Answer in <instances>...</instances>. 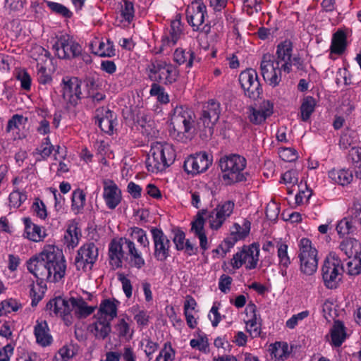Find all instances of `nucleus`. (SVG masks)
Returning <instances> with one entry per match:
<instances>
[{"mask_svg":"<svg viewBox=\"0 0 361 361\" xmlns=\"http://www.w3.org/2000/svg\"><path fill=\"white\" fill-rule=\"evenodd\" d=\"M27 267L38 280L57 283L66 275V261L61 250L49 245L39 255L30 258Z\"/></svg>","mask_w":361,"mask_h":361,"instance_id":"nucleus-1","label":"nucleus"},{"mask_svg":"<svg viewBox=\"0 0 361 361\" xmlns=\"http://www.w3.org/2000/svg\"><path fill=\"white\" fill-rule=\"evenodd\" d=\"M246 159L237 154L222 157L219 167L222 171V179L226 185H233L247 180V172H243L246 167Z\"/></svg>","mask_w":361,"mask_h":361,"instance_id":"nucleus-2","label":"nucleus"},{"mask_svg":"<svg viewBox=\"0 0 361 361\" xmlns=\"http://www.w3.org/2000/svg\"><path fill=\"white\" fill-rule=\"evenodd\" d=\"M324 286L329 289L336 288L342 281L343 266L336 253L331 252L322 269Z\"/></svg>","mask_w":361,"mask_h":361,"instance_id":"nucleus-3","label":"nucleus"},{"mask_svg":"<svg viewBox=\"0 0 361 361\" xmlns=\"http://www.w3.org/2000/svg\"><path fill=\"white\" fill-rule=\"evenodd\" d=\"M220 114V103L216 100L210 99L204 105L197 125L200 129L203 127V135L206 138L212 136L214 126L219 121Z\"/></svg>","mask_w":361,"mask_h":361,"instance_id":"nucleus-4","label":"nucleus"},{"mask_svg":"<svg viewBox=\"0 0 361 361\" xmlns=\"http://www.w3.org/2000/svg\"><path fill=\"white\" fill-rule=\"evenodd\" d=\"M299 258L301 272L308 276L316 272L318 265L317 250L312 246V242L308 238L300 240Z\"/></svg>","mask_w":361,"mask_h":361,"instance_id":"nucleus-5","label":"nucleus"},{"mask_svg":"<svg viewBox=\"0 0 361 361\" xmlns=\"http://www.w3.org/2000/svg\"><path fill=\"white\" fill-rule=\"evenodd\" d=\"M339 248L348 258H353L347 262L348 274L354 276L360 274L361 273L360 243L355 239H349L341 243Z\"/></svg>","mask_w":361,"mask_h":361,"instance_id":"nucleus-6","label":"nucleus"},{"mask_svg":"<svg viewBox=\"0 0 361 361\" xmlns=\"http://www.w3.org/2000/svg\"><path fill=\"white\" fill-rule=\"evenodd\" d=\"M259 245L253 243L250 245H244L241 250L236 252L232 259L231 266L234 269H239L243 264H246L247 269H254L257 267L259 261Z\"/></svg>","mask_w":361,"mask_h":361,"instance_id":"nucleus-7","label":"nucleus"},{"mask_svg":"<svg viewBox=\"0 0 361 361\" xmlns=\"http://www.w3.org/2000/svg\"><path fill=\"white\" fill-rule=\"evenodd\" d=\"M59 59L71 60L81 54V46L68 35H61L52 46Z\"/></svg>","mask_w":361,"mask_h":361,"instance_id":"nucleus-8","label":"nucleus"},{"mask_svg":"<svg viewBox=\"0 0 361 361\" xmlns=\"http://www.w3.org/2000/svg\"><path fill=\"white\" fill-rule=\"evenodd\" d=\"M261 74L264 80L272 87L279 85L281 81L279 61H274V56L269 54H264L260 63Z\"/></svg>","mask_w":361,"mask_h":361,"instance_id":"nucleus-9","label":"nucleus"},{"mask_svg":"<svg viewBox=\"0 0 361 361\" xmlns=\"http://www.w3.org/2000/svg\"><path fill=\"white\" fill-rule=\"evenodd\" d=\"M97 257L98 248L96 245L92 242L84 244L78 250L75 259L76 269L86 271L87 266H89V269L91 270Z\"/></svg>","mask_w":361,"mask_h":361,"instance_id":"nucleus-10","label":"nucleus"},{"mask_svg":"<svg viewBox=\"0 0 361 361\" xmlns=\"http://www.w3.org/2000/svg\"><path fill=\"white\" fill-rule=\"evenodd\" d=\"M193 116V113L190 110L176 109L171 119L173 130L178 134L190 133L195 125Z\"/></svg>","mask_w":361,"mask_h":361,"instance_id":"nucleus-11","label":"nucleus"},{"mask_svg":"<svg viewBox=\"0 0 361 361\" xmlns=\"http://www.w3.org/2000/svg\"><path fill=\"white\" fill-rule=\"evenodd\" d=\"M211 164L212 159H209L207 153L201 152L186 159L183 169L188 174H197L206 171Z\"/></svg>","mask_w":361,"mask_h":361,"instance_id":"nucleus-12","label":"nucleus"},{"mask_svg":"<svg viewBox=\"0 0 361 361\" xmlns=\"http://www.w3.org/2000/svg\"><path fill=\"white\" fill-rule=\"evenodd\" d=\"M152 239L154 244V257L160 262H164L170 255V240L164 232L156 227L151 229Z\"/></svg>","mask_w":361,"mask_h":361,"instance_id":"nucleus-13","label":"nucleus"},{"mask_svg":"<svg viewBox=\"0 0 361 361\" xmlns=\"http://www.w3.org/2000/svg\"><path fill=\"white\" fill-rule=\"evenodd\" d=\"M234 202L231 200L225 202L221 205L209 213L207 218L209 220L210 227L212 229H219L226 220L232 214L234 208Z\"/></svg>","mask_w":361,"mask_h":361,"instance_id":"nucleus-14","label":"nucleus"},{"mask_svg":"<svg viewBox=\"0 0 361 361\" xmlns=\"http://www.w3.org/2000/svg\"><path fill=\"white\" fill-rule=\"evenodd\" d=\"M80 81L77 78L63 79V97L71 105L75 106L82 98Z\"/></svg>","mask_w":361,"mask_h":361,"instance_id":"nucleus-15","label":"nucleus"},{"mask_svg":"<svg viewBox=\"0 0 361 361\" xmlns=\"http://www.w3.org/2000/svg\"><path fill=\"white\" fill-rule=\"evenodd\" d=\"M103 198L109 209H115L121 202V190L111 180H104Z\"/></svg>","mask_w":361,"mask_h":361,"instance_id":"nucleus-16","label":"nucleus"},{"mask_svg":"<svg viewBox=\"0 0 361 361\" xmlns=\"http://www.w3.org/2000/svg\"><path fill=\"white\" fill-rule=\"evenodd\" d=\"M161 143L157 142L152 147L149 157L146 161L147 170L152 173L162 171L167 167L164 164L162 152H161Z\"/></svg>","mask_w":361,"mask_h":361,"instance_id":"nucleus-17","label":"nucleus"},{"mask_svg":"<svg viewBox=\"0 0 361 361\" xmlns=\"http://www.w3.org/2000/svg\"><path fill=\"white\" fill-rule=\"evenodd\" d=\"M46 310L49 311L51 315L54 313L56 316H66L71 312V302L70 299L67 300L60 296L56 297L47 303Z\"/></svg>","mask_w":361,"mask_h":361,"instance_id":"nucleus-18","label":"nucleus"},{"mask_svg":"<svg viewBox=\"0 0 361 361\" xmlns=\"http://www.w3.org/2000/svg\"><path fill=\"white\" fill-rule=\"evenodd\" d=\"M124 244L123 238L119 240L113 239L109 246V263L114 268L122 267V259L124 257L123 245Z\"/></svg>","mask_w":361,"mask_h":361,"instance_id":"nucleus-19","label":"nucleus"},{"mask_svg":"<svg viewBox=\"0 0 361 361\" xmlns=\"http://www.w3.org/2000/svg\"><path fill=\"white\" fill-rule=\"evenodd\" d=\"M27 51L28 57L37 63V66L47 64L51 60L49 51L38 44H28L27 46Z\"/></svg>","mask_w":361,"mask_h":361,"instance_id":"nucleus-20","label":"nucleus"},{"mask_svg":"<svg viewBox=\"0 0 361 361\" xmlns=\"http://www.w3.org/2000/svg\"><path fill=\"white\" fill-rule=\"evenodd\" d=\"M34 334L37 343L43 347L48 346L52 343V336L49 334V329L46 321H37L34 328Z\"/></svg>","mask_w":361,"mask_h":361,"instance_id":"nucleus-21","label":"nucleus"},{"mask_svg":"<svg viewBox=\"0 0 361 361\" xmlns=\"http://www.w3.org/2000/svg\"><path fill=\"white\" fill-rule=\"evenodd\" d=\"M96 321L90 326V328L96 331L94 336L97 338L104 340L111 331V322L105 316L94 317Z\"/></svg>","mask_w":361,"mask_h":361,"instance_id":"nucleus-22","label":"nucleus"},{"mask_svg":"<svg viewBox=\"0 0 361 361\" xmlns=\"http://www.w3.org/2000/svg\"><path fill=\"white\" fill-rule=\"evenodd\" d=\"M24 232L28 240L37 243L45 238V231L41 226L32 223L30 218H24Z\"/></svg>","mask_w":361,"mask_h":361,"instance_id":"nucleus-23","label":"nucleus"},{"mask_svg":"<svg viewBox=\"0 0 361 361\" xmlns=\"http://www.w3.org/2000/svg\"><path fill=\"white\" fill-rule=\"evenodd\" d=\"M71 311L75 309V314L78 318H86L95 310L96 306H88L82 298H71Z\"/></svg>","mask_w":361,"mask_h":361,"instance_id":"nucleus-24","label":"nucleus"},{"mask_svg":"<svg viewBox=\"0 0 361 361\" xmlns=\"http://www.w3.org/2000/svg\"><path fill=\"white\" fill-rule=\"evenodd\" d=\"M346 47L347 35L345 32L342 30H337L332 36L331 53L341 55L345 51Z\"/></svg>","mask_w":361,"mask_h":361,"instance_id":"nucleus-25","label":"nucleus"},{"mask_svg":"<svg viewBox=\"0 0 361 361\" xmlns=\"http://www.w3.org/2000/svg\"><path fill=\"white\" fill-rule=\"evenodd\" d=\"M331 344L340 347L346 338L345 327L340 320H336L331 329Z\"/></svg>","mask_w":361,"mask_h":361,"instance_id":"nucleus-26","label":"nucleus"},{"mask_svg":"<svg viewBox=\"0 0 361 361\" xmlns=\"http://www.w3.org/2000/svg\"><path fill=\"white\" fill-rule=\"evenodd\" d=\"M119 303L118 300L111 301L110 299H105L102 301L98 312L94 317L105 316L108 320L112 321L117 317V305L115 303Z\"/></svg>","mask_w":361,"mask_h":361,"instance_id":"nucleus-27","label":"nucleus"},{"mask_svg":"<svg viewBox=\"0 0 361 361\" xmlns=\"http://www.w3.org/2000/svg\"><path fill=\"white\" fill-rule=\"evenodd\" d=\"M329 178L335 183L346 185L353 180V173L351 171L345 169H333L329 172Z\"/></svg>","mask_w":361,"mask_h":361,"instance_id":"nucleus-28","label":"nucleus"},{"mask_svg":"<svg viewBox=\"0 0 361 361\" xmlns=\"http://www.w3.org/2000/svg\"><path fill=\"white\" fill-rule=\"evenodd\" d=\"M123 242L127 246L133 266L137 269H141L145 265V262L141 255L136 249L135 243L132 240L126 238H123Z\"/></svg>","mask_w":361,"mask_h":361,"instance_id":"nucleus-29","label":"nucleus"},{"mask_svg":"<svg viewBox=\"0 0 361 361\" xmlns=\"http://www.w3.org/2000/svg\"><path fill=\"white\" fill-rule=\"evenodd\" d=\"M207 209H203L200 210L195 216V219L191 222L190 232L193 233L197 237L200 235V234L205 233L204 227L205 219L204 216L207 215Z\"/></svg>","mask_w":361,"mask_h":361,"instance_id":"nucleus-30","label":"nucleus"},{"mask_svg":"<svg viewBox=\"0 0 361 361\" xmlns=\"http://www.w3.org/2000/svg\"><path fill=\"white\" fill-rule=\"evenodd\" d=\"M181 35L182 28L180 19H175L171 21L169 35L166 36L163 40H166L168 44H171V45L173 46L177 43Z\"/></svg>","mask_w":361,"mask_h":361,"instance_id":"nucleus-31","label":"nucleus"},{"mask_svg":"<svg viewBox=\"0 0 361 361\" xmlns=\"http://www.w3.org/2000/svg\"><path fill=\"white\" fill-rule=\"evenodd\" d=\"M293 51V43L290 40L286 39L279 43L277 46L276 61H286V59L290 61Z\"/></svg>","mask_w":361,"mask_h":361,"instance_id":"nucleus-32","label":"nucleus"},{"mask_svg":"<svg viewBox=\"0 0 361 361\" xmlns=\"http://www.w3.org/2000/svg\"><path fill=\"white\" fill-rule=\"evenodd\" d=\"M257 73L256 71L252 68L242 71L239 75V82L244 90H249L250 85L254 83V81H257Z\"/></svg>","mask_w":361,"mask_h":361,"instance_id":"nucleus-33","label":"nucleus"},{"mask_svg":"<svg viewBox=\"0 0 361 361\" xmlns=\"http://www.w3.org/2000/svg\"><path fill=\"white\" fill-rule=\"evenodd\" d=\"M316 100L311 96L306 97L300 106L301 119L307 121L314 111Z\"/></svg>","mask_w":361,"mask_h":361,"instance_id":"nucleus-34","label":"nucleus"},{"mask_svg":"<svg viewBox=\"0 0 361 361\" xmlns=\"http://www.w3.org/2000/svg\"><path fill=\"white\" fill-rule=\"evenodd\" d=\"M187 21L192 27L193 31L200 30V26L204 22V16L203 13L191 12L190 8L186 11Z\"/></svg>","mask_w":361,"mask_h":361,"instance_id":"nucleus-35","label":"nucleus"},{"mask_svg":"<svg viewBox=\"0 0 361 361\" xmlns=\"http://www.w3.org/2000/svg\"><path fill=\"white\" fill-rule=\"evenodd\" d=\"M187 54H189V60L187 62V67H191L192 66L193 59L195 58V54L193 51L186 53L185 50L180 48H178L174 51L173 60L178 65L183 64L187 61Z\"/></svg>","mask_w":361,"mask_h":361,"instance_id":"nucleus-36","label":"nucleus"},{"mask_svg":"<svg viewBox=\"0 0 361 361\" xmlns=\"http://www.w3.org/2000/svg\"><path fill=\"white\" fill-rule=\"evenodd\" d=\"M72 210L79 212L83 209L85 204V194L80 189H77L73 191L72 195Z\"/></svg>","mask_w":361,"mask_h":361,"instance_id":"nucleus-37","label":"nucleus"},{"mask_svg":"<svg viewBox=\"0 0 361 361\" xmlns=\"http://www.w3.org/2000/svg\"><path fill=\"white\" fill-rule=\"evenodd\" d=\"M45 4L53 13L63 18H70L73 15L72 12L63 4L50 1H45Z\"/></svg>","mask_w":361,"mask_h":361,"instance_id":"nucleus-38","label":"nucleus"},{"mask_svg":"<svg viewBox=\"0 0 361 361\" xmlns=\"http://www.w3.org/2000/svg\"><path fill=\"white\" fill-rule=\"evenodd\" d=\"M130 236L133 240H136L144 247H149V241L147 238L146 231L138 227L130 228Z\"/></svg>","mask_w":361,"mask_h":361,"instance_id":"nucleus-39","label":"nucleus"},{"mask_svg":"<svg viewBox=\"0 0 361 361\" xmlns=\"http://www.w3.org/2000/svg\"><path fill=\"white\" fill-rule=\"evenodd\" d=\"M354 164L355 176L361 179V149L353 148L349 154L348 159Z\"/></svg>","mask_w":361,"mask_h":361,"instance_id":"nucleus-40","label":"nucleus"},{"mask_svg":"<svg viewBox=\"0 0 361 361\" xmlns=\"http://www.w3.org/2000/svg\"><path fill=\"white\" fill-rule=\"evenodd\" d=\"M251 223L247 219H245L243 223V226H240L235 223L233 225L235 231H232L231 235L236 236L238 239H244L246 238L250 231Z\"/></svg>","mask_w":361,"mask_h":361,"instance_id":"nucleus-41","label":"nucleus"},{"mask_svg":"<svg viewBox=\"0 0 361 361\" xmlns=\"http://www.w3.org/2000/svg\"><path fill=\"white\" fill-rule=\"evenodd\" d=\"M121 15L128 23H130L135 16L133 3L129 0H123L121 8Z\"/></svg>","mask_w":361,"mask_h":361,"instance_id":"nucleus-42","label":"nucleus"},{"mask_svg":"<svg viewBox=\"0 0 361 361\" xmlns=\"http://www.w3.org/2000/svg\"><path fill=\"white\" fill-rule=\"evenodd\" d=\"M161 152H162L164 164L166 167L171 166L175 161L176 152L172 145L165 143L161 144Z\"/></svg>","mask_w":361,"mask_h":361,"instance_id":"nucleus-43","label":"nucleus"},{"mask_svg":"<svg viewBox=\"0 0 361 361\" xmlns=\"http://www.w3.org/2000/svg\"><path fill=\"white\" fill-rule=\"evenodd\" d=\"M336 231L341 236H343L345 234L354 233L355 228L353 225L351 220L348 218H344L337 224Z\"/></svg>","mask_w":361,"mask_h":361,"instance_id":"nucleus-44","label":"nucleus"},{"mask_svg":"<svg viewBox=\"0 0 361 361\" xmlns=\"http://www.w3.org/2000/svg\"><path fill=\"white\" fill-rule=\"evenodd\" d=\"M20 306V303L18 304L16 300L12 298L2 301L0 303V317L17 311Z\"/></svg>","mask_w":361,"mask_h":361,"instance_id":"nucleus-45","label":"nucleus"},{"mask_svg":"<svg viewBox=\"0 0 361 361\" xmlns=\"http://www.w3.org/2000/svg\"><path fill=\"white\" fill-rule=\"evenodd\" d=\"M277 253L280 259V264L283 268H287L290 264V258L288 255V245L285 243H277Z\"/></svg>","mask_w":361,"mask_h":361,"instance_id":"nucleus-46","label":"nucleus"},{"mask_svg":"<svg viewBox=\"0 0 361 361\" xmlns=\"http://www.w3.org/2000/svg\"><path fill=\"white\" fill-rule=\"evenodd\" d=\"M249 119L255 125H260L267 118L265 114L259 109L252 106L249 107Z\"/></svg>","mask_w":361,"mask_h":361,"instance_id":"nucleus-47","label":"nucleus"},{"mask_svg":"<svg viewBox=\"0 0 361 361\" xmlns=\"http://www.w3.org/2000/svg\"><path fill=\"white\" fill-rule=\"evenodd\" d=\"M178 75V70L169 63L165 69V75H164V80L161 82L165 85L172 84L176 81Z\"/></svg>","mask_w":361,"mask_h":361,"instance_id":"nucleus-48","label":"nucleus"},{"mask_svg":"<svg viewBox=\"0 0 361 361\" xmlns=\"http://www.w3.org/2000/svg\"><path fill=\"white\" fill-rule=\"evenodd\" d=\"M30 297L32 299L31 305L35 307L42 299L44 291L41 290V287L39 283L37 285L32 283L30 285Z\"/></svg>","mask_w":361,"mask_h":361,"instance_id":"nucleus-49","label":"nucleus"},{"mask_svg":"<svg viewBox=\"0 0 361 361\" xmlns=\"http://www.w3.org/2000/svg\"><path fill=\"white\" fill-rule=\"evenodd\" d=\"M32 211L41 219H45L47 216V208L44 203L39 198H36L32 205Z\"/></svg>","mask_w":361,"mask_h":361,"instance_id":"nucleus-50","label":"nucleus"},{"mask_svg":"<svg viewBox=\"0 0 361 361\" xmlns=\"http://www.w3.org/2000/svg\"><path fill=\"white\" fill-rule=\"evenodd\" d=\"M96 123H97L100 129L106 133L111 134L114 130V121L108 118H99V115L97 114L95 117Z\"/></svg>","mask_w":361,"mask_h":361,"instance_id":"nucleus-51","label":"nucleus"},{"mask_svg":"<svg viewBox=\"0 0 361 361\" xmlns=\"http://www.w3.org/2000/svg\"><path fill=\"white\" fill-rule=\"evenodd\" d=\"M174 236L173 242L176 245V249L178 251L184 250V245L185 243V233L180 228H176L173 231Z\"/></svg>","mask_w":361,"mask_h":361,"instance_id":"nucleus-52","label":"nucleus"},{"mask_svg":"<svg viewBox=\"0 0 361 361\" xmlns=\"http://www.w3.org/2000/svg\"><path fill=\"white\" fill-rule=\"evenodd\" d=\"M271 354L274 355L275 357H279L281 359H283V357L286 358L288 355L287 350L288 345L285 343L283 346H281V343L280 342H276L274 344L270 345Z\"/></svg>","mask_w":361,"mask_h":361,"instance_id":"nucleus-53","label":"nucleus"},{"mask_svg":"<svg viewBox=\"0 0 361 361\" xmlns=\"http://www.w3.org/2000/svg\"><path fill=\"white\" fill-rule=\"evenodd\" d=\"M260 2V0H244L243 10L249 16L257 13L261 10Z\"/></svg>","mask_w":361,"mask_h":361,"instance_id":"nucleus-54","label":"nucleus"},{"mask_svg":"<svg viewBox=\"0 0 361 361\" xmlns=\"http://www.w3.org/2000/svg\"><path fill=\"white\" fill-rule=\"evenodd\" d=\"M279 154L280 158L288 162H292L298 159L297 151L293 148H282L279 149Z\"/></svg>","mask_w":361,"mask_h":361,"instance_id":"nucleus-55","label":"nucleus"},{"mask_svg":"<svg viewBox=\"0 0 361 361\" xmlns=\"http://www.w3.org/2000/svg\"><path fill=\"white\" fill-rule=\"evenodd\" d=\"M245 94L250 99H257L259 97L260 94L262 93V88L259 83V80L257 81H254V83L250 85L249 90H245Z\"/></svg>","mask_w":361,"mask_h":361,"instance_id":"nucleus-56","label":"nucleus"},{"mask_svg":"<svg viewBox=\"0 0 361 361\" xmlns=\"http://www.w3.org/2000/svg\"><path fill=\"white\" fill-rule=\"evenodd\" d=\"M47 64L39 65L37 67V80L40 84L46 85L49 83L52 78L47 71Z\"/></svg>","mask_w":361,"mask_h":361,"instance_id":"nucleus-57","label":"nucleus"},{"mask_svg":"<svg viewBox=\"0 0 361 361\" xmlns=\"http://www.w3.org/2000/svg\"><path fill=\"white\" fill-rule=\"evenodd\" d=\"M118 279L122 283V288L128 298H130L132 295L133 286L131 285L130 281L126 277L124 274L118 273Z\"/></svg>","mask_w":361,"mask_h":361,"instance_id":"nucleus-58","label":"nucleus"},{"mask_svg":"<svg viewBox=\"0 0 361 361\" xmlns=\"http://www.w3.org/2000/svg\"><path fill=\"white\" fill-rule=\"evenodd\" d=\"M298 180V171L294 169L288 170L281 176V183L297 184Z\"/></svg>","mask_w":361,"mask_h":361,"instance_id":"nucleus-59","label":"nucleus"},{"mask_svg":"<svg viewBox=\"0 0 361 361\" xmlns=\"http://www.w3.org/2000/svg\"><path fill=\"white\" fill-rule=\"evenodd\" d=\"M115 329L118 332L120 338H126L130 331V326L124 319H120L115 326Z\"/></svg>","mask_w":361,"mask_h":361,"instance_id":"nucleus-60","label":"nucleus"},{"mask_svg":"<svg viewBox=\"0 0 361 361\" xmlns=\"http://www.w3.org/2000/svg\"><path fill=\"white\" fill-rule=\"evenodd\" d=\"M23 122V116L19 114H15L12 116L11 119H9L7 127H6V131L14 132L15 130H19V125H20Z\"/></svg>","mask_w":361,"mask_h":361,"instance_id":"nucleus-61","label":"nucleus"},{"mask_svg":"<svg viewBox=\"0 0 361 361\" xmlns=\"http://www.w3.org/2000/svg\"><path fill=\"white\" fill-rule=\"evenodd\" d=\"M79 234L80 233V231H78L77 227H73V229L69 228L67 230V235H65V238H66L67 240H68V239L70 238L69 245H71L72 247H74L78 245L79 240Z\"/></svg>","mask_w":361,"mask_h":361,"instance_id":"nucleus-62","label":"nucleus"},{"mask_svg":"<svg viewBox=\"0 0 361 361\" xmlns=\"http://www.w3.org/2000/svg\"><path fill=\"white\" fill-rule=\"evenodd\" d=\"M9 205L15 209L22 204V194L18 190H14L9 195Z\"/></svg>","mask_w":361,"mask_h":361,"instance_id":"nucleus-63","label":"nucleus"},{"mask_svg":"<svg viewBox=\"0 0 361 361\" xmlns=\"http://www.w3.org/2000/svg\"><path fill=\"white\" fill-rule=\"evenodd\" d=\"M59 356L63 357L66 361L72 358L75 355L73 345H64L59 350Z\"/></svg>","mask_w":361,"mask_h":361,"instance_id":"nucleus-64","label":"nucleus"}]
</instances>
